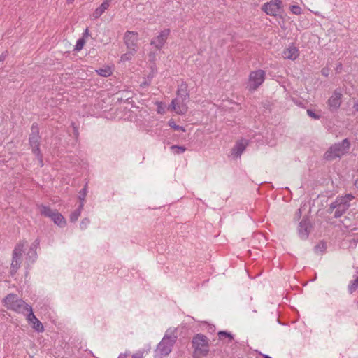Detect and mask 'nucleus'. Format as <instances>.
Segmentation results:
<instances>
[{
    "label": "nucleus",
    "instance_id": "35",
    "mask_svg": "<svg viewBox=\"0 0 358 358\" xmlns=\"http://www.w3.org/2000/svg\"><path fill=\"white\" fill-rule=\"evenodd\" d=\"M326 249V245L324 243H320L319 245L315 246V250H320L321 251H324Z\"/></svg>",
    "mask_w": 358,
    "mask_h": 358
},
{
    "label": "nucleus",
    "instance_id": "37",
    "mask_svg": "<svg viewBox=\"0 0 358 358\" xmlns=\"http://www.w3.org/2000/svg\"><path fill=\"white\" fill-rule=\"evenodd\" d=\"M90 36V30L88 28H86L84 32L83 33V38H85Z\"/></svg>",
    "mask_w": 358,
    "mask_h": 358
},
{
    "label": "nucleus",
    "instance_id": "7",
    "mask_svg": "<svg viewBox=\"0 0 358 358\" xmlns=\"http://www.w3.org/2000/svg\"><path fill=\"white\" fill-rule=\"evenodd\" d=\"M266 72L258 69L252 71L248 76V87L250 91L256 90L265 80Z\"/></svg>",
    "mask_w": 358,
    "mask_h": 358
},
{
    "label": "nucleus",
    "instance_id": "49",
    "mask_svg": "<svg viewBox=\"0 0 358 358\" xmlns=\"http://www.w3.org/2000/svg\"><path fill=\"white\" fill-rule=\"evenodd\" d=\"M357 278H358V276H357Z\"/></svg>",
    "mask_w": 358,
    "mask_h": 358
},
{
    "label": "nucleus",
    "instance_id": "15",
    "mask_svg": "<svg viewBox=\"0 0 358 358\" xmlns=\"http://www.w3.org/2000/svg\"><path fill=\"white\" fill-rule=\"evenodd\" d=\"M187 84L182 82L178 87L176 97L173 99V103L182 101L183 99H189V94L187 90Z\"/></svg>",
    "mask_w": 358,
    "mask_h": 358
},
{
    "label": "nucleus",
    "instance_id": "6",
    "mask_svg": "<svg viewBox=\"0 0 358 358\" xmlns=\"http://www.w3.org/2000/svg\"><path fill=\"white\" fill-rule=\"evenodd\" d=\"M27 241H22L17 243L14 248L12 255V262L10 267V274L14 275L18 271L22 263L24 247Z\"/></svg>",
    "mask_w": 358,
    "mask_h": 358
},
{
    "label": "nucleus",
    "instance_id": "45",
    "mask_svg": "<svg viewBox=\"0 0 358 358\" xmlns=\"http://www.w3.org/2000/svg\"><path fill=\"white\" fill-rule=\"evenodd\" d=\"M74 1V0H66V3L70 4L72 3Z\"/></svg>",
    "mask_w": 358,
    "mask_h": 358
},
{
    "label": "nucleus",
    "instance_id": "43",
    "mask_svg": "<svg viewBox=\"0 0 358 358\" xmlns=\"http://www.w3.org/2000/svg\"><path fill=\"white\" fill-rule=\"evenodd\" d=\"M322 75H324V76H327V71H326L324 69H323L322 70Z\"/></svg>",
    "mask_w": 358,
    "mask_h": 358
},
{
    "label": "nucleus",
    "instance_id": "24",
    "mask_svg": "<svg viewBox=\"0 0 358 358\" xmlns=\"http://www.w3.org/2000/svg\"><path fill=\"white\" fill-rule=\"evenodd\" d=\"M96 73L103 77H108L113 73V70L109 66H104L95 70Z\"/></svg>",
    "mask_w": 358,
    "mask_h": 358
},
{
    "label": "nucleus",
    "instance_id": "1",
    "mask_svg": "<svg viewBox=\"0 0 358 358\" xmlns=\"http://www.w3.org/2000/svg\"><path fill=\"white\" fill-rule=\"evenodd\" d=\"M194 358L206 357L210 352L209 339L202 334H196L192 339Z\"/></svg>",
    "mask_w": 358,
    "mask_h": 358
},
{
    "label": "nucleus",
    "instance_id": "30",
    "mask_svg": "<svg viewBox=\"0 0 358 358\" xmlns=\"http://www.w3.org/2000/svg\"><path fill=\"white\" fill-rule=\"evenodd\" d=\"M87 195V185L79 192L78 198L80 201V203L83 202L84 203L85 196Z\"/></svg>",
    "mask_w": 358,
    "mask_h": 358
},
{
    "label": "nucleus",
    "instance_id": "44",
    "mask_svg": "<svg viewBox=\"0 0 358 358\" xmlns=\"http://www.w3.org/2000/svg\"><path fill=\"white\" fill-rule=\"evenodd\" d=\"M354 185H355V187H356L357 188H358V178L355 181Z\"/></svg>",
    "mask_w": 358,
    "mask_h": 358
},
{
    "label": "nucleus",
    "instance_id": "2",
    "mask_svg": "<svg viewBox=\"0 0 358 358\" xmlns=\"http://www.w3.org/2000/svg\"><path fill=\"white\" fill-rule=\"evenodd\" d=\"M176 339L177 336L173 331L169 334V331H167L155 350V358H164L168 356L171 353Z\"/></svg>",
    "mask_w": 358,
    "mask_h": 358
},
{
    "label": "nucleus",
    "instance_id": "33",
    "mask_svg": "<svg viewBox=\"0 0 358 358\" xmlns=\"http://www.w3.org/2000/svg\"><path fill=\"white\" fill-rule=\"evenodd\" d=\"M307 113L310 117H312L314 120H319L321 117L320 115L316 114L314 111H313L310 109L307 110Z\"/></svg>",
    "mask_w": 358,
    "mask_h": 358
},
{
    "label": "nucleus",
    "instance_id": "31",
    "mask_svg": "<svg viewBox=\"0 0 358 358\" xmlns=\"http://www.w3.org/2000/svg\"><path fill=\"white\" fill-rule=\"evenodd\" d=\"M291 12L294 15H301L302 13V9L297 5H293L290 7Z\"/></svg>",
    "mask_w": 358,
    "mask_h": 358
},
{
    "label": "nucleus",
    "instance_id": "28",
    "mask_svg": "<svg viewBox=\"0 0 358 358\" xmlns=\"http://www.w3.org/2000/svg\"><path fill=\"white\" fill-rule=\"evenodd\" d=\"M85 42L86 41H85V38H79L77 41L76 44L74 47V50L76 52L80 51L83 48V46L85 44Z\"/></svg>",
    "mask_w": 358,
    "mask_h": 358
},
{
    "label": "nucleus",
    "instance_id": "48",
    "mask_svg": "<svg viewBox=\"0 0 358 358\" xmlns=\"http://www.w3.org/2000/svg\"><path fill=\"white\" fill-rule=\"evenodd\" d=\"M297 213H298V215L301 216V209H299Z\"/></svg>",
    "mask_w": 358,
    "mask_h": 358
},
{
    "label": "nucleus",
    "instance_id": "12",
    "mask_svg": "<svg viewBox=\"0 0 358 358\" xmlns=\"http://www.w3.org/2000/svg\"><path fill=\"white\" fill-rule=\"evenodd\" d=\"M343 94L338 90H335L327 101L329 109L336 111L341 105Z\"/></svg>",
    "mask_w": 358,
    "mask_h": 358
},
{
    "label": "nucleus",
    "instance_id": "26",
    "mask_svg": "<svg viewBox=\"0 0 358 358\" xmlns=\"http://www.w3.org/2000/svg\"><path fill=\"white\" fill-rule=\"evenodd\" d=\"M218 337L220 340H223L224 338H227L229 339V342H231L234 339L233 335L231 333L225 331H219Z\"/></svg>",
    "mask_w": 358,
    "mask_h": 358
},
{
    "label": "nucleus",
    "instance_id": "19",
    "mask_svg": "<svg viewBox=\"0 0 358 358\" xmlns=\"http://www.w3.org/2000/svg\"><path fill=\"white\" fill-rule=\"evenodd\" d=\"M113 0H104L99 7L94 11L92 16L94 19L100 17L103 13L109 8Z\"/></svg>",
    "mask_w": 358,
    "mask_h": 358
},
{
    "label": "nucleus",
    "instance_id": "23",
    "mask_svg": "<svg viewBox=\"0 0 358 358\" xmlns=\"http://www.w3.org/2000/svg\"><path fill=\"white\" fill-rule=\"evenodd\" d=\"M83 209V203L81 202L76 210L72 212L70 215V220L71 222H76L80 216L81 212Z\"/></svg>",
    "mask_w": 358,
    "mask_h": 358
},
{
    "label": "nucleus",
    "instance_id": "4",
    "mask_svg": "<svg viewBox=\"0 0 358 358\" xmlns=\"http://www.w3.org/2000/svg\"><path fill=\"white\" fill-rule=\"evenodd\" d=\"M350 146V143L348 138L343 139L341 142L332 145L324 153V157L328 161L334 160L336 158H341L346 154Z\"/></svg>",
    "mask_w": 358,
    "mask_h": 358
},
{
    "label": "nucleus",
    "instance_id": "27",
    "mask_svg": "<svg viewBox=\"0 0 358 358\" xmlns=\"http://www.w3.org/2000/svg\"><path fill=\"white\" fill-rule=\"evenodd\" d=\"M170 148L175 155L182 154L186 150L185 147L176 145L171 146Z\"/></svg>",
    "mask_w": 358,
    "mask_h": 358
},
{
    "label": "nucleus",
    "instance_id": "40",
    "mask_svg": "<svg viewBox=\"0 0 358 358\" xmlns=\"http://www.w3.org/2000/svg\"><path fill=\"white\" fill-rule=\"evenodd\" d=\"M149 57H150V59L151 60L154 61V60H155V53H154V52H150V53L149 54Z\"/></svg>",
    "mask_w": 358,
    "mask_h": 358
},
{
    "label": "nucleus",
    "instance_id": "38",
    "mask_svg": "<svg viewBox=\"0 0 358 358\" xmlns=\"http://www.w3.org/2000/svg\"><path fill=\"white\" fill-rule=\"evenodd\" d=\"M132 358H143V352H137L136 354H134L132 355Z\"/></svg>",
    "mask_w": 358,
    "mask_h": 358
},
{
    "label": "nucleus",
    "instance_id": "25",
    "mask_svg": "<svg viewBox=\"0 0 358 358\" xmlns=\"http://www.w3.org/2000/svg\"><path fill=\"white\" fill-rule=\"evenodd\" d=\"M136 50H128V51L124 53V54H122L120 57V60L121 62H127V61H130L133 57L134 56V55L136 53Z\"/></svg>",
    "mask_w": 358,
    "mask_h": 358
},
{
    "label": "nucleus",
    "instance_id": "29",
    "mask_svg": "<svg viewBox=\"0 0 358 358\" xmlns=\"http://www.w3.org/2000/svg\"><path fill=\"white\" fill-rule=\"evenodd\" d=\"M358 288V278H357L355 280H352L351 283L348 286V291L350 293L354 292L356 291Z\"/></svg>",
    "mask_w": 358,
    "mask_h": 358
},
{
    "label": "nucleus",
    "instance_id": "14",
    "mask_svg": "<svg viewBox=\"0 0 358 358\" xmlns=\"http://www.w3.org/2000/svg\"><path fill=\"white\" fill-rule=\"evenodd\" d=\"M39 244L40 241L38 239H36L30 245L25 257L26 263L28 266L33 264L37 259L36 249L39 246Z\"/></svg>",
    "mask_w": 358,
    "mask_h": 358
},
{
    "label": "nucleus",
    "instance_id": "20",
    "mask_svg": "<svg viewBox=\"0 0 358 358\" xmlns=\"http://www.w3.org/2000/svg\"><path fill=\"white\" fill-rule=\"evenodd\" d=\"M246 144L247 143L243 141L237 142L231 150V156H233L234 158L240 157L246 148Z\"/></svg>",
    "mask_w": 358,
    "mask_h": 358
},
{
    "label": "nucleus",
    "instance_id": "22",
    "mask_svg": "<svg viewBox=\"0 0 358 358\" xmlns=\"http://www.w3.org/2000/svg\"><path fill=\"white\" fill-rule=\"evenodd\" d=\"M38 208L40 210V213L46 217H52V215L55 212V210H53L50 208L43 205H39L38 206Z\"/></svg>",
    "mask_w": 358,
    "mask_h": 358
},
{
    "label": "nucleus",
    "instance_id": "13",
    "mask_svg": "<svg viewBox=\"0 0 358 358\" xmlns=\"http://www.w3.org/2000/svg\"><path fill=\"white\" fill-rule=\"evenodd\" d=\"M28 313H27V319L28 322L32 324V327L38 332H43L44 327L43 324L36 317L33 313L31 306H27Z\"/></svg>",
    "mask_w": 358,
    "mask_h": 358
},
{
    "label": "nucleus",
    "instance_id": "41",
    "mask_svg": "<svg viewBox=\"0 0 358 358\" xmlns=\"http://www.w3.org/2000/svg\"><path fill=\"white\" fill-rule=\"evenodd\" d=\"M72 125L73 126V129H74V134L76 136H78V129L76 127L74 126V123H72Z\"/></svg>",
    "mask_w": 358,
    "mask_h": 358
},
{
    "label": "nucleus",
    "instance_id": "21",
    "mask_svg": "<svg viewBox=\"0 0 358 358\" xmlns=\"http://www.w3.org/2000/svg\"><path fill=\"white\" fill-rule=\"evenodd\" d=\"M50 219L54 222L55 224L59 226L60 227H64L66 224V220L64 216L56 210H55V212Z\"/></svg>",
    "mask_w": 358,
    "mask_h": 358
},
{
    "label": "nucleus",
    "instance_id": "36",
    "mask_svg": "<svg viewBox=\"0 0 358 358\" xmlns=\"http://www.w3.org/2000/svg\"><path fill=\"white\" fill-rule=\"evenodd\" d=\"M8 55V52L6 51V52H3V53H1L0 55V62H3L6 59V57Z\"/></svg>",
    "mask_w": 358,
    "mask_h": 358
},
{
    "label": "nucleus",
    "instance_id": "32",
    "mask_svg": "<svg viewBox=\"0 0 358 358\" xmlns=\"http://www.w3.org/2000/svg\"><path fill=\"white\" fill-rule=\"evenodd\" d=\"M169 124L171 127H172L175 130H177V131L180 130L182 131H185V129L183 127L176 124L174 121L172 120L169 122Z\"/></svg>",
    "mask_w": 358,
    "mask_h": 358
},
{
    "label": "nucleus",
    "instance_id": "8",
    "mask_svg": "<svg viewBox=\"0 0 358 358\" xmlns=\"http://www.w3.org/2000/svg\"><path fill=\"white\" fill-rule=\"evenodd\" d=\"M32 134L29 136V144L32 148L33 153L38 157L41 166H43L42 155L41 154L39 145H40V136L37 126L34 124L31 127Z\"/></svg>",
    "mask_w": 358,
    "mask_h": 358
},
{
    "label": "nucleus",
    "instance_id": "10",
    "mask_svg": "<svg viewBox=\"0 0 358 358\" xmlns=\"http://www.w3.org/2000/svg\"><path fill=\"white\" fill-rule=\"evenodd\" d=\"M138 34L137 32L127 31L124 36V42L128 50H138Z\"/></svg>",
    "mask_w": 358,
    "mask_h": 358
},
{
    "label": "nucleus",
    "instance_id": "16",
    "mask_svg": "<svg viewBox=\"0 0 358 358\" xmlns=\"http://www.w3.org/2000/svg\"><path fill=\"white\" fill-rule=\"evenodd\" d=\"M188 99H183L182 101H177L173 103V99L171 101L170 107L171 109L175 111L176 113L180 115H183L187 113L188 107L187 105Z\"/></svg>",
    "mask_w": 358,
    "mask_h": 358
},
{
    "label": "nucleus",
    "instance_id": "42",
    "mask_svg": "<svg viewBox=\"0 0 358 358\" xmlns=\"http://www.w3.org/2000/svg\"><path fill=\"white\" fill-rule=\"evenodd\" d=\"M353 108L358 112V102L354 103Z\"/></svg>",
    "mask_w": 358,
    "mask_h": 358
},
{
    "label": "nucleus",
    "instance_id": "5",
    "mask_svg": "<svg viewBox=\"0 0 358 358\" xmlns=\"http://www.w3.org/2000/svg\"><path fill=\"white\" fill-rule=\"evenodd\" d=\"M4 303L7 308L24 315H27L28 313L27 306H30L22 299H19L15 294H9L7 295L4 299Z\"/></svg>",
    "mask_w": 358,
    "mask_h": 358
},
{
    "label": "nucleus",
    "instance_id": "39",
    "mask_svg": "<svg viewBox=\"0 0 358 358\" xmlns=\"http://www.w3.org/2000/svg\"><path fill=\"white\" fill-rule=\"evenodd\" d=\"M129 353L126 352L124 353H120L117 358H127L129 356Z\"/></svg>",
    "mask_w": 358,
    "mask_h": 358
},
{
    "label": "nucleus",
    "instance_id": "47",
    "mask_svg": "<svg viewBox=\"0 0 358 358\" xmlns=\"http://www.w3.org/2000/svg\"><path fill=\"white\" fill-rule=\"evenodd\" d=\"M341 68H342V64H338V66H337V71H338V69H341Z\"/></svg>",
    "mask_w": 358,
    "mask_h": 358
},
{
    "label": "nucleus",
    "instance_id": "3",
    "mask_svg": "<svg viewBox=\"0 0 358 358\" xmlns=\"http://www.w3.org/2000/svg\"><path fill=\"white\" fill-rule=\"evenodd\" d=\"M354 199L355 196L352 194L338 196L335 201L329 205V212L331 213L335 210L334 217H341L347 212L350 206V202Z\"/></svg>",
    "mask_w": 358,
    "mask_h": 358
},
{
    "label": "nucleus",
    "instance_id": "34",
    "mask_svg": "<svg viewBox=\"0 0 358 358\" xmlns=\"http://www.w3.org/2000/svg\"><path fill=\"white\" fill-rule=\"evenodd\" d=\"M90 221L88 218H84L82 220L80 226L82 229H85L87 227L88 224H90Z\"/></svg>",
    "mask_w": 358,
    "mask_h": 358
},
{
    "label": "nucleus",
    "instance_id": "46",
    "mask_svg": "<svg viewBox=\"0 0 358 358\" xmlns=\"http://www.w3.org/2000/svg\"><path fill=\"white\" fill-rule=\"evenodd\" d=\"M262 356L264 358H272L270 356H268V355H263Z\"/></svg>",
    "mask_w": 358,
    "mask_h": 358
},
{
    "label": "nucleus",
    "instance_id": "17",
    "mask_svg": "<svg viewBox=\"0 0 358 358\" xmlns=\"http://www.w3.org/2000/svg\"><path fill=\"white\" fill-rule=\"evenodd\" d=\"M310 222L308 219H303L299 224V235L301 238L306 239L310 233Z\"/></svg>",
    "mask_w": 358,
    "mask_h": 358
},
{
    "label": "nucleus",
    "instance_id": "9",
    "mask_svg": "<svg viewBox=\"0 0 358 358\" xmlns=\"http://www.w3.org/2000/svg\"><path fill=\"white\" fill-rule=\"evenodd\" d=\"M282 5V0H272L269 2L265 3L262 6V10L267 15L276 16L280 13Z\"/></svg>",
    "mask_w": 358,
    "mask_h": 358
},
{
    "label": "nucleus",
    "instance_id": "11",
    "mask_svg": "<svg viewBox=\"0 0 358 358\" xmlns=\"http://www.w3.org/2000/svg\"><path fill=\"white\" fill-rule=\"evenodd\" d=\"M170 32L169 29L162 30L157 36L151 40L150 44L154 45L157 50H161L166 43Z\"/></svg>",
    "mask_w": 358,
    "mask_h": 358
},
{
    "label": "nucleus",
    "instance_id": "18",
    "mask_svg": "<svg viewBox=\"0 0 358 358\" xmlns=\"http://www.w3.org/2000/svg\"><path fill=\"white\" fill-rule=\"evenodd\" d=\"M299 55V50L294 45L289 46L282 52V57L285 59L295 60Z\"/></svg>",
    "mask_w": 358,
    "mask_h": 358
}]
</instances>
